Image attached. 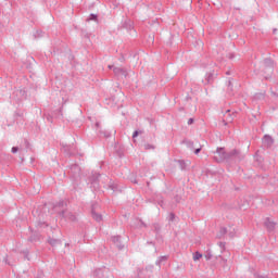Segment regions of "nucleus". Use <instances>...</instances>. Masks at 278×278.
I'll return each instance as SVG.
<instances>
[{
  "instance_id": "41",
  "label": "nucleus",
  "mask_w": 278,
  "mask_h": 278,
  "mask_svg": "<svg viewBox=\"0 0 278 278\" xmlns=\"http://www.w3.org/2000/svg\"><path fill=\"white\" fill-rule=\"evenodd\" d=\"M261 97H264V94L260 93Z\"/></svg>"
},
{
  "instance_id": "23",
  "label": "nucleus",
  "mask_w": 278,
  "mask_h": 278,
  "mask_svg": "<svg viewBox=\"0 0 278 278\" xmlns=\"http://www.w3.org/2000/svg\"><path fill=\"white\" fill-rule=\"evenodd\" d=\"M139 134H142V130H135L132 134V138H138Z\"/></svg>"
},
{
  "instance_id": "43",
  "label": "nucleus",
  "mask_w": 278,
  "mask_h": 278,
  "mask_svg": "<svg viewBox=\"0 0 278 278\" xmlns=\"http://www.w3.org/2000/svg\"><path fill=\"white\" fill-rule=\"evenodd\" d=\"M65 247H68V243H66Z\"/></svg>"
},
{
  "instance_id": "37",
  "label": "nucleus",
  "mask_w": 278,
  "mask_h": 278,
  "mask_svg": "<svg viewBox=\"0 0 278 278\" xmlns=\"http://www.w3.org/2000/svg\"><path fill=\"white\" fill-rule=\"evenodd\" d=\"M274 97H278V94L276 92H273Z\"/></svg>"
},
{
  "instance_id": "39",
  "label": "nucleus",
  "mask_w": 278,
  "mask_h": 278,
  "mask_svg": "<svg viewBox=\"0 0 278 278\" xmlns=\"http://www.w3.org/2000/svg\"><path fill=\"white\" fill-rule=\"evenodd\" d=\"M256 278H261L260 275H255Z\"/></svg>"
},
{
  "instance_id": "27",
  "label": "nucleus",
  "mask_w": 278,
  "mask_h": 278,
  "mask_svg": "<svg viewBox=\"0 0 278 278\" xmlns=\"http://www.w3.org/2000/svg\"><path fill=\"white\" fill-rule=\"evenodd\" d=\"M218 247L222 249V251H225V242H219Z\"/></svg>"
},
{
  "instance_id": "3",
  "label": "nucleus",
  "mask_w": 278,
  "mask_h": 278,
  "mask_svg": "<svg viewBox=\"0 0 278 278\" xmlns=\"http://www.w3.org/2000/svg\"><path fill=\"white\" fill-rule=\"evenodd\" d=\"M231 160H244V154L240 150H231L226 152V162H231Z\"/></svg>"
},
{
  "instance_id": "4",
  "label": "nucleus",
  "mask_w": 278,
  "mask_h": 278,
  "mask_svg": "<svg viewBox=\"0 0 278 278\" xmlns=\"http://www.w3.org/2000/svg\"><path fill=\"white\" fill-rule=\"evenodd\" d=\"M215 162H227V151L225 148H217L214 152Z\"/></svg>"
},
{
  "instance_id": "21",
  "label": "nucleus",
  "mask_w": 278,
  "mask_h": 278,
  "mask_svg": "<svg viewBox=\"0 0 278 278\" xmlns=\"http://www.w3.org/2000/svg\"><path fill=\"white\" fill-rule=\"evenodd\" d=\"M24 146H25V149L27 150L31 149V143H29V140L27 139H24Z\"/></svg>"
},
{
  "instance_id": "14",
  "label": "nucleus",
  "mask_w": 278,
  "mask_h": 278,
  "mask_svg": "<svg viewBox=\"0 0 278 278\" xmlns=\"http://www.w3.org/2000/svg\"><path fill=\"white\" fill-rule=\"evenodd\" d=\"M166 260H168V256H160L155 262L156 266H162V262H166Z\"/></svg>"
},
{
  "instance_id": "32",
  "label": "nucleus",
  "mask_w": 278,
  "mask_h": 278,
  "mask_svg": "<svg viewBox=\"0 0 278 278\" xmlns=\"http://www.w3.org/2000/svg\"><path fill=\"white\" fill-rule=\"evenodd\" d=\"M228 58H229V60H233V58H235L233 53H229Z\"/></svg>"
},
{
  "instance_id": "38",
  "label": "nucleus",
  "mask_w": 278,
  "mask_h": 278,
  "mask_svg": "<svg viewBox=\"0 0 278 278\" xmlns=\"http://www.w3.org/2000/svg\"><path fill=\"white\" fill-rule=\"evenodd\" d=\"M109 68H114V66H112V65H109Z\"/></svg>"
},
{
  "instance_id": "26",
  "label": "nucleus",
  "mask_w": 278,
  "mask_h": 278,
  "mask_svg": "<svg viewBox=\"0 0 278 278\" xmlns=\"http://www.w3.org/2000/svg\"><path fill=\"white\" fill-rule=\"evenodd\" d=\"M169 220H170V223H173L175 220V213L169 214Z\"/></svg>"
},
{
  "instance_id": "33",
  "label": "nucleus",
  "mask_w": 278,
  "mask_h": 278,
  "mask_svg": "<svg viewBox=\"0 0 278 278\" xmlns=\"http://www.w3.org/2000/svg\"><path fill=\"white\" fill-rule=\"evenodd\" d=\"M42 34V30H37V35L40 36Z\"/></svg>"
},
{
  "instance_id": "28",
  "label": "nucleus",
  "mask_w": 278,
  "mask_h": 278,
  "mask_svg": "<svg viewBox=\"0 0 278 278\" xmlns=\"http://www.w3.org/2000/svg\"><path fill=\"white\" fill-rule=\"evenodd\" d=\"M72 170L74 169V170H79V165H77V164H75V165H72Z\"/></svg>"
},
{
  "instance_id": "2",
  "label": "nucleus",
  "mask_w": 278,
  "mask_h": 278,
  "mask_svg": "<svg viewBox=\"0 0 278 278\" xmlns=\"http://www.w3.org/2000/svg\"><path fill=\"white\" fill-rule=\"evenodd\" d=\"M273 71H275V62H273L271 59H265L263 61V76L265 77V79H270Z\"/></svg>"
},
{
  "instance_id": "8",
  "label": "nucleus",
  "mask_w": 278,
  "mask_h": 278,
  "mask_svg": "<svg viewBox=\"0 0 278 278\" xmlns=\"http://www.w3.org/2000/svg\"><path fill=\"white\" fill-rule=\"evenodd\" d=\"M112 242L113 244H115V247H117V249H119V251H122V249H125V244H123V242L121 241V236H113Z\"/></svg>"
},
{
  "instance_id": "12",
  "label": "nucleus",
  "mask_w": 278,
  "mask_h": 278,
  "mask_svg": "<svg viewBox=\"0 0 278 278\" xmlns=\"http://www.w3.org/2000/svg\"><path fill=\"white\" fill-rule=\"evenodd\" d=\"M123 27L124 29H127V31H131L134 29V23L131 22V20H126L123 23Z\"/></svg>"
},
{
  "instance_id": "19",
  "label": "nucleus",
  "mask_w": 278,
  "mask_h": 278,
  "mask_svg": "<svg viewBox=\"0 0 278 278\" xmlns=\"http://www.w3.org/2000/svg\"><path fill=\"white\" fill-rule=\"evenodd\" d=\"M87 21H98V15L94 14V13H91V14L89 15V17L87 18Z\"/></svg>"
},
{
  "instance_id": "35",
  "label": "nucleus",
  "mask_w": 278,
  "mask_h": 278,
  "mask_svg": "<svg viewBox=\"0 0 278 278\" xmlns=\"http://www.w3.org/2000/svg\"><path fill=\"white\" fill-rule=\"evenodd\" d=\"M228 86H231V79L228 80Z\"/></svg>"
},
{
  "instance_id": "9",
  "label": "nucleus",
  "mask_w": 278,
  "mask_h": 278,
  "mask_svg": "<svg viewBox=\"0 0 278 278\" xmlns=\"http://www.w3.org/2000/svg\"><path fill=\"white\" fill-rule=\"evenodd\" d=\"M274 143H275V140L270 135H265L263 137V144H265V147H273Z\"/></svg>"
},
{
  "instance_id": "13",
  "label": "nucleus",
  "mask_w": 278,
  "mask_h": 278,
  "mask_svg": "<svg viewBox=\"0 0 278 278\" xmlns=\"http://www.w3.org/2000/svg\"><path fill=\"white\" fill-rule=\"evenodd\" d=\"M181 144H186V147H187L188 149H190L191 151H193V149H194V141H192V140L184 139V140L181 141Z\"/></svg>"
},
{
  "instance_id": "7",
  "label": "nucleus",
  "mask_w": 278,
  "mask_h": 278,
  "mask_svg": "<svg viewBox=\"0 0 278 278\" xmlns=\"http://www.w3.org/2000/svg\"><path fill=\"white\" fill-rule=\"evenodd\" d=\"M113 73L116 77H127V70L123 67H113Z\"/></svg>"
},
{
  "instance_id": "15",
  "label": "nucleus",
  "mask_w": 278,
  "mask_h": 278,
  "mask_svg": "<svg viewBox=\"0 0 278 278\" xmlns=\"http://www.w3.org/2000/svg\"><path fill=\"white\" fill-rule=\"evenodd\" d=\"M224 116L226 118V123H232L233 122V116H231V114L229 113V110L226 111Z\"/></svg>"
},
{
  "instance_id": "42",
  "label": "nucleus",
  "mask_w": 278,
  "mask_h": 278,
  "mask_svg": "<svg viewBox=\"0 0 278 278\" xmlns=\"http://www.w3.org/2000/svg\"><path fill=\"white\" fill-rule=\"evenodd\" d=\"M96 125H97V127H99V123H97Z\"/></svg>"
},
{
  "instance_id": "18",
  "label": "nucleus",
  "mask_w": 278,
  "mask_h": 278,
  "mask_svg": "<svg viewBox=\"0 0 278 278\" xmlns=\"http://www.w3.org/2000/svg\"><path fill=\"white\" fill-rule=\"evenodd\" d=\"M180 170H186V161L179 160L178 161Z\"/></svg>"
},
{
  "instance_id": "6",
  "label": "nucleus",
  "mask_w": 278,
  "mask_h": 278,
  "mask_svg": "<svg viewBox=\"0 0 278 278\" xmlns=\"http://www.w3.org/2000/svg\"><path fill=\"white\" fill-rule=\"evenodd\" d=\"M204 86H210V84H214V72H208L205 75V78L202 80Z\"/></svg>"
},
{
  "instance_id": "20",
  "label": "nucleus",
  "mask_w": 278,
  "mask_h": 278,
  "mask_svg": "<svg viewBox=\"0 0 278 278\" xmlns=\"http://www.w3.org/2000/svg\"><path fill=\"white\" fill-rule=\"evenodd\" d=\"M110 188H111V190H113V192H118V185H116V184H111V185H110Z\"/></svg>"
},
{
  "instance_id": "16",
  "label": "nucleus",
  "mask_w": 278,
  "mask_h": 278,
  "mask_svg": "<svg viewBox=\"0 0 278 278\" xmlns=\"http://www.w3.org/2000/svg\"><path fill=\"white\" fill-rule=\"evenodd\" d=\"M143 149L146 150V151H153V150H155V146H153V144H151V143H144L143 144Z\"/></svg>"
},
{
  "instance_id": "25",
  "label": "nucleus",
  "mask_w": 278,
  "mask_h": 278,
  "mask_svg": "<svg viewBox=\"0 0 278 278\" xmlns=\"http://www.w3.org/2000/svg\"><path fill=\"white\" fill-rule=\"evenodd\" d=\"M11 153H18V147H13L11 149Z\"/></svg>"
},
{
  "instance_id": "1",
  "label": "nucleus",
  "mask_w": 278,
  "mask_h": 278,
  "mask_svg": "<svg viewBox=\"0 0 278 278\" xmlns=\"http://www.w3.org/2000/svg\"><path fill=\"white\" fill-rule=\"evenodd\" d=\"M66 203H64V201H60L58 202L53 210L55 212V214H59V216H62L63 218H67L68 220H77V217L75 215H73V213H68L67 215H65V211H66Z\"/></svg>"
},
{
  "instance_id": "40",
  "label": "nucleus",
  "mask_w": 278,
  "mask_h": 278,
  "mask_svg": "<svg viewBox=\"0 0 278 278\" xmlns=\"http://www.w3.org/2000/svg\"><path fill=\"white\" fill-rule=\"evenodd\" d=\"M276 31H277V29L275 28V29H274V34H275Z\"/></svg>"
},
{
  "instance_id": "24",
  "label": "nucleus",
  "mask_w": 278,
  "mask_h": 278,
  "mask_svg": "<svg viewBox=\"0 0 278 278\" xmlns=\"http://www.w3.org/2000/svg\"><path fill=\"white\" fill-rule=\"evenodd\" d=\"M202 147L200 146L198 149L194 150V155H199V153H201L202 151Z\"/></svg>"
},
{
  "instance_id": "29",
  "label": "nucleus",
  "mask_w": 278,
  "mask_h": 278,
  "mask_svg": "<svg viewBox=\"0 0 278 278\" xmlns=\"http://www.w3.org/2000/svg\"><path fill=\"white\" fill-rule=\"evenodd\" d=\"M220 233H222L223 236H225V233H227V228H226V227L222 228V229H220Z\"/></svg>"
},
{
  "instance_id": "10",
  "label": "nucleus",
  "mask_w": 278,
  "mask_h": 278,
  "mask_svg": "<svg viewBox=\"0 0 278 278\" xmlns=\"http://www.w3.org/2000/svg\"><path fill=\"white\" fill-rule=\"evenodd\" d=\"M48 243L51 245V247H60L62 245V240L60 239H53L51 237L48 238Z\"/></svg>"
},
{
  "instance_id": "34",
  "label": "nucleus",
  "mask_w": 278,
  "mask_h": 278,
  "mask_svg": "<svg viewBox=\"0 0 278 278\" xmlns=\"http://www.w3.org/2000/svg\"><path fill=\"white\" fill-rule=\"evenodd\" d=\"M206 260H212V255H206Z\"/></svg>"
},
{
  "instance_id": "11",
  "label": "nucleus",
  "mask_w": 278,
  "mask_h": 278,
  "mask_svg": "<svg viewBox=\"0 0 278 278\" xmlns=\"http://www.w3.org/2000/svg\"><path fill=\"white\" fill-rule=\"evenodd\" d=\"M91 215H92V218L97 220V223H101L103 220V215L97 213L94 208L91 210Z\"/></svg>"
},
{
  "instance_id": "30",
  "label": "nucleus",
  "mask_w": 278,
  "mask_h": 278,
  "mask_svg": "<svg viewBox=\"0 0 278 278\" xmlns=\"http://www.w3.org/2000/svg\"><path fill=\"white\" fill-rule=\"evenodd\" d=\"M192 123H194V118H189L187 122L188 125H192Z\"/></svg>"
},
{
  "instance_id": "31",
  "label": "nucleus",
  "mask_w": 278,
  "mask_h": 278,
  "mask_svg": "<svg viewBox=\"0 0 278 278\" xmlns=\"http://www.w3.org/2000/svg\"><path fill=\"white\" fill-rule=\"evenodd\" d=\"M226 75H233V71L231 70L226 71Z\"/></svg>"
},
{
  "instance_id": "36",
  "label": "nucleus",
  "mask_w": 278,
  "mask_h": 278,
  "mask_svg": "<svg viewBox=\"0 0 278 278\" xmlns=\"http://www.w3.org/2000/svg\"><path fill=\"white\" fill-rule=\"evenodd\" d=\"M229 236H230V238H233V232H230Z\"/></svg>"
},
{
  "instance_id": "17",
  "label": "nucleus",
  "mask_w": 278,
  "mask_h": 278,
  "mask_svg": "<svg viewBox=\"0 0 278 278\" xmlns=\"http://www.w3.org/2000/svg\"><path fill=\"white\" fill-rule=\"evenodd\" d=\"M201 257H203V254H201V252H195L193 254V262L201 260Z\"/></svg>"
},
{
  "instance_id": "22",
  "label": "nucleus",
  "mask_w": 278,
  "mask_h": 278,
  "mask_svg": "<svg viewBox=\"0 0 278 278\" xmlns=\"http://www.w3.org/2000/svg\"><path fill=\"white\" fill-rule=\"evenodd\" d=\"M162 227H160V224H154V230L156 231V233H160Z\"/></svg>"
},
{
  "instance_id": "5",
  "label": "nucleus",
  "mask_w": 278,
  "mask_h": 278,
  "mask_svg": "<svg viewBox=\"0 0 278 278\" xmlns=\"http://www.w3.org/2000/svg\"><path fill=\"white\" fill-rule=\"evenodd\" d=\"M267 231H275V227H277V223L270 220V217H266L265 223H264Z\"/></svg>"
}]
</instances>
